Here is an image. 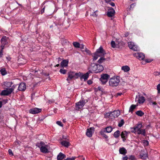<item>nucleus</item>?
<instances>
[{
  "mask_svg": "<svg viewBox=\"0 0 160 160\" xmlns=\"http://www.w3.org/2000/svg\"><path fill=\"white\" fill-rule=\"evenodd\" d=\"M106 52L104 50L102 47H100L98 49H97L96 52L92 56V57H93V60L95 61L98 59V57H102L98 61L99 63H102L105 60V59L102 57L104 56Z\"/></svg>",
  "mask_w": 160,
  "mask_h": 160,
  "instance_id": "obj_1",
  "label": "nucleus"
},
{
  "mask_svg": "<svg viewBox=\"0 0 160 160\" xmlns=\"http://www.w3.org/2000/svg\"><path fill=\"white\" fill-rule=\"evenodd\" d=\"M120 82V78L115 76L110 78L109 81V85L112 87L117 86Z\"/></svg>",
  "mask_w": 160,
  "mask_h": 160,
  "instance_id": "obj_2",
  "label": "nucleus"
},
{
  "mask_svg": "<svg viewBox=\"0 0 160 160\" xmlns=\"http://www.w3.org/2000/svg\"><path fill=\"white\" fill-rule=\"evenodd\" d=\"M36 146L40 148L41 152L45 153L48 152V146L43 142H40V143H38L36 144Z\"/></svg>",
  "mask_w": 160,
  "mask_h": 160,
  "instance_id": "obj_3",
  "label": "nucleus"
},
{
  "mask_svg": "<svg viewBox=\"0 0 160 160\" xmlns=\"http://www.w3.org/2000/svg\"><path fill=\"white\" fill-rule=\"evenodd\" d=\"M110 77V76L107 73H102L101 76L99 80L102 85L105 84L108 82V79Z\"/></svg>",
  "mask_w": 160,
  "mask_h": 160,
  "instance_id": "obj_4",
  "label": "nucleus"
},
{
  "mask_svg": "<svg viewBox=\"0 0 160 160\" xmlns=\"http://www.w3.org/2000/svg\"><path fill=\"white\" fill-rule=\"evenodd\" d=\"M120 112L118 110H115L112 112L107 113V115L108 116L109 118L111 119L118 117L120 115Z\"/></svg>",
  "mask_w": 160,
  "mask_h": 160,
  "instance_id": "obj_5",
  "label": "nucleus"
},
{
  "mask_svg": "<svg viewBox=\"0 0 160 160\" xmlns=\"http://www.w3.org/2000/svg\"><path fill=\"white\" fill-rule=\"evenodd\" d=\"M86 103L85 101L83 100H80L78 102L76 103L75 109L76 110H79L84 106Z\"/></svg>",
  "mask_w": 160,
  "mask_h": 160,
  "instance_id": "obj_6",
  "label": "nucleus"
},
{
  "mask_svg": "<svg viewBox=\"0 0 160 160\" xmlns=\"http://www.w3.org/2000/svg\"><path fill=\"white\" fill-rule=\"evenodd\" d=\"M89 73L88 72H87L85 74H83L82 73L79 72L78 74H77L76 75H78V77H79L80 79L82 80L83 79L84 81H86L87 80L89 77Z\"/></svg>",
  "mask_w": 160,
  "mask_h": 160,
  "instance_id": "obj_7",
  "label": "nucleus"
},
{
  "mask_svg": "<svg viewBox=\"0 0 160 160\" xmlns=\"http://www.w3.org/2000/svg\"><path fill=\"white\" fill-rule=\"evenodd\" d=\"M13 91V88H7L5 90L2 91L0 94L2 96H7L11 94Z\"/></svg>",
  "mask_w": 160,
  "mask_h": 160,
  "instance_id": "obj_8",
  "label": "nucleus"
},
{
  "mask_svg": "<svg viewBox=\"0 0 160 160\" xmlns=\"http://www.w3.org/2000/svg\"><path fill=\"white\" fill-rule=\"evenodd\" d=\"M43 5L46 4L44 7L41 10V14H42L44 12L45 9L46 8L47 9H49V8L51 7L52 5V3L50 2H44L43 3Z\"/></svg>",
  "mask_w": 160,
  "mask_h": 160,
  "instance_id": "obj_9",
  "label": "nucleus"
},
{
  "mask_svg": "<svg viewBox=\"0 0 160 160\" xmlns=\"http://www.w3.org/2000/svg\"><path fill=\"white\" fill-rule=\"evenodd\" d=\"M128 47L130 49L134 51H137L139 49L138 47L135 45L133 42H129L128 43Z\"/></svg>",
  "mask_w": 160,
  "mask_h": 160,
  "instance_id": "obj_10",
  "label": "nucleus"
},
{
  "mask_svg": "<svg viewBox=\"0 0 160 160\" xmlns=\"http://www.w3.org/2000/svg\"><path fill=\"white\" fill-rule=\"evenodd\" d=\"M68 78L67 80V81L69 80V79H71L73 78H78V75H76L77 74H78V73H74L73 72L70 71L68 73Z\"/></svg>",
  "mask_w": 160,
  "mask_h": 160,
  "instance_id": "obj_11",
  "label": "nucleus"
},
{
  "mask_svg": "<svg viewBox=\"0 0 160 160\" xmlns=\"http://www.w3.org/2000/svg\"><path fill=\"white\" fill-rule=\"evenodd\" d=\"M133 55L140 60H143L145 58V55L141 52H136L134 53Z\"/></svg>",
  "mask_w": 160,
  "mask_h": 160,
  "instance_id": "obj_12",
  "label": "nucleus"
},
{
  "mask_svg": "<svg viewBox=\"0 0 160 160\" xmlns=\"http://www.w3.org/2000/svg\"><path fill=\"white\" fill-rule=\"evenodd\" d=\"M137 100L138 101V103L140 104L143 103L145 101V98L144 97L141 96L140 95H138V97L137 96L135 99L136 101Z\"/></svg>",
  "mask_w": 160,
  "mask_h": 160,
  "instance_id": "obj_13",
  "label": "nucleus"
},
{
  "mask_svg": "<svg viewBox=\"0 0 160 160\" xmlns=\"http://www.w3.org/2000/svg\"><path fill=\"white\" fill-rule=\"evenodd\" d=\"M41 111V109H40L37 108H34L31 109L29 111L30 113L33 114H35L38 113Z\"/></svg>",
  "mask_w": 160,
  "mask_h": 160,
  "instance_id": "obj_14",
  "label": "nucleus"
},
{
  "mask_svg": "<svg viewBox=\"0 0 160 160\" xmlns=\"http://www.w3.org/2000/svg\"><path fill=\"white\" fill-rule=\"evenodd\" d=\"M94 131V128L93 127H91L89 129H88L86 133L87 136L89 137H92V133Z\"/></svg>",
  "mask_w": 160,
  "mask_h": 160,
  "instance_id": "obj_15",
  "label": "nucleus"
},
{
  "mask_svg": "<svg viewBox=\"0 0 160 160\" xmlns=\"http://www.w3.org/2000/svg\"><path fill=\"white\" fill-rule=\"evenodd\" d=\"M26 89V84L24 83H21L18 87V89L19 91H24Z\"/></svg>",
  "mask_w": 160,
  "mask_h": 160,
  "instance_id": "obj_16",
  "label": "nucleus"
},
{
  "mask_svg": "<svg viewBox=\"0 0 160 160\" xmlns=\"http://www.w3.org/2000/svg\"><path fill=\"white\" fill-rule=\"evenodd\" d=\"M68 61L67 60H63L60 63V67L61 68H64L66 67L68 65Z\"/></svg>",
  "mask_w": 160,
  "mask_h": 160,
  "instance_id": "obj_17",
  "label": "nucleus"
},
{
  "mask_svg": "<svg viewBox=\"0 0 160 160\" xmlns=\"http://www.w3.org/2000/svg\"><path fill=\"white\" fill-rule=\"evenodd\" d=\"M115 12L114 9L111 8L108 10L107 13V15L109 17H112L113 16Z\"/></svg>",
  "mask_w": 160,
  "mask_h": 160,
  "instance_id": "obj_18",
  "label": "nucleus"
},
{
  "mask_svg": "<svg viewBox=\"0 0 160 160\" xmlns=\"http://www.w3.org/2000/svg\"><path fill=\"white\" fill-rule=\"evenodd\" d=\"M91 67H95V68H97L96 70H103V68L102 65H97L95 64H92L91 65Z\"/></svg>",
  "mask_w": 160,
  "mask_h": 160,
  "instance_id": "obj_19",
  "label": "nucleus"
},
{
  "mask_svg": "<svg viewBox=\"0 0 160 160\" xmlns=\"http://www.w3.org/2000/svg\"><path fill=\"white\" fill-rule=\"evenodd\" d=\"M127 134V133L126 131H123L121 133V138L123 139V141H124L126 139Z\"/></svg>",
  "mask_w": 160,
  "mask_h": 160,
  "instance_id": "obj_20",
  "label": "nucleus"
},
{
  "mask_svg": "<svg viewBox=\"0 0 160 160\" xmlns=\"http://www.w3.org/2000/svg\"><path fill=\"white\" fill-rule=\"evenodd\" d=\"M65 157V155L61 152H60L58 155L57 160H61L63 159Z\"/></svg>",
  "mask_w": 160,
  "mask_h": 160,
  "instance_id": "obj_21",
  "label": "nucleus"
},
{
  "mask_svg": "<svg viewBox=\"0 0 160 160\" xmlns=\"http://www.w3.org/2000/svg\"><path fill=\"white\" fill-rule=\"evenodd\" d=\"M7 37L5 36L2 38L1 41L2 44H4V45L7 44L8 42L7 40Z\"/></svg>",
  "mask_w": 160,
  "mask_h": 160,
  "instance_id": "obj_22",
  "label": "nucleus"
},
{
  "mask_svg": "<svg viewBox=\"0 0 160 160\" xmlns=\"http://www.w3.org/2000/svg\"><path fill=\"white\" fill-rule=\"evenodd\" d=\"M119 152L120 153L123 155H125L127 153V151L124 148H120Z\"/></svg>",
  "mask_w": 160,
  "mask_h": 160,
  "instance_id": "obj_23",
  "label": "nucleus"
},
{
  "mask_svg": "<svg viewBox=\"0 0 160 160\" xmlns=\"http://www.w3.org/2000/svg\"><path fill=\"white\" fill-rule=\"evenodd\" d=\"M145 131L144 129H140L139 130L137 131V133L138 134H142L144 136H145Z\"/></svg>",
  "mask_w": 160,
  "mask_h": 160,
  "instance_id": "obj_24",
  "label": "nucleus"
},
{
  "mask_svg": "<svg viewBox=\"0 0 160 160\" xmlns=\"http://www.w3.org/2000/svg\"><path fill=\"white\" fill-rule=\"evenodd\" d=\"M61 143L62 145L66 147H68L70 144L69 142L65 141H62Z\"/></svg>",
  "mask_w": 160,
  "mask_h": 160,
  "instance_id": "obj_25",
  "label": "nucleus"
},
{
  "mask_svg": "<svg viewBox=\"0 0 160 160\" xmlns=\"http://www.w3.org/2000/svg\"><path fill=\"white\" fill-rule=\"evenodd\" d=\"M105 132H105V129H103L101 131L100 133L101 135L103 137H104L105 138H108V136L105 134Z\"/></svg>",
  "mask_w": 160,
  "mask_h": 160,
  "instance_id": "obj_26",
  "label": "nucleus"
},
{
  "mask_svg": "<svg viewBox=\"0 0 160 160\" xmlns=\"http://www.w3.org/2000/svg\"><path fill=\"white\" fill-rule=\"evenodd\" d=\"M135 113L137 115L140 117H142L144 114V113L141 110L137 111Z\"/></svg>",
  "mask_w": 160,
  "mask_h": 160,
  "instance_id": "obj_27",
  "label": "nucleus"
},
{
  "mask_svg": "<svg viewBox=\"0 0 160 160\" xmlns=\"http://www.w3.org/2000/svg\"><path fill=\"white\" fill-rule=\"evenodd\" d=\"M105 130V132L108 133H109L112 132V128L111 127H108L104 128Z\"/></svg>",
  "mask_w": 160,
  "mask_h": 160,
  "instance_id": "obj_28",
  "label": "nucleus"
},
{
  "mask_svg": "<svg viewBox=\"0 0 160 160\" xmlns=\"http://www.w3.org/2000/svg\"><path fill=\"white\" fill-rule=\"evenodd\" d=\"M142 127V124L139 123L137 124V126L134 127L135 130H137V131L140 130Z\"/></svg>",
  "mask_w": 160,
  "mask_h": 160,
  "instance_id": "obj_29",
  "label": "nucleus"
},
{
  "mask_svg": "<svg viewBox=\"0 0 160 160\" xmlns=\"http://www.w3.org/2000/svg\"><path fill=\"white\" fill-rule=\"evenodd\" d=\"M137 106H138V105H132L129 108V112L132 113L134 109Z\"/></svg>",
  "mask_w": 160,
  "mask_h": 160,
  "instance_id": "obj_30",
  "label": "nucleus"
},
{
  "mask_svg": "<svg viewBox=\"0 0 160 160\" xmlns=\"http://www.w3.org/2000/svg\"><path fill=\"white\" fill-rule=\"evenodd\" d=\"M120 134V131L119 130H117L113 134V136L115 138H117L119 136Z\"/></svg>",
  "mask_w": 160,
  "mask_h": 160,
  "instance_id": "obj_31",
  "label": "nucleus"
},
{
  "mask_svg": "<svg viewBox=\"0 0 160 160\" xmlns=\"http://www.w3.org/2000/svg\"><path fill=\"white\" fill-rule=\"evenodd\" d=\"M73 45L74 47L76 48H80V44L77 42H74L73 43Z\"/></svg>",
  "mask_w": 160,
  "mask_h": 160,
  "instance_id": "obj_32",
  "label": "nucleus"
},
{
  "mask_svg": "<svg viewBox=\"0 0 160 160\" xmlns=\"http://www.w3.org/2000/svg\"><path fill=\"white\" fill-rule=\"evenodd\" d=\"M122 70H130V68L128 66H123L122 67Z\"/></svg>",
  "mask_w": 160,
  "mask_h": 160,
  "instance_id": "obj_33",
  "label": "nucleus"
},
{
  "mask_svg": "<svg viewBox=\"0 0 160 160\" xmlns=\"http://www.w3.org/2000/svg\"><path fill=\"white\" fill-rule=\"evenodd\" d=\"M22 60H21V58H19L18 60L19 61H22V62H21L20 63L21 64H24L26 63V62H27V60L25 59H24V58H22Z\"/></svg>",
  "mask_w": 160,
  "mask_h": 160,
  "instance_id": "obj_34",
  "label": "nucleus"
},
{
  "mask_svg": "<svg viewBox=\"0 0 160 160\" xmlns=\"http://www.w3.org/2000/svg\"><path fill=\"white\" fill-rule=\"evenodd\" d=\"M124 121L123 119L121 120L120 122L119 123L118 126L119 127H121L124 123Z\"/></svg>",
  "mask_w": 160,
  "mask_h": 160,
  "instance_id": "obj_35",
  "label": "nucleus"
},
{
  "mask_svg": "<svg viewBox=\"0 0 160 160\" xmlns=\"http://www.w3.org/2000/svg\"><path fill=\"white\" fill-rule=\"evenodd\" d=\"M152 61V60L149 59H146L145 61H143L142 62V64H145L146 62H150Z\"/></svg>",
  "mask_w": 160,
  "mask_h": 160,
  "instance_id": "obj_36",
  "label": "nucleus"
},
{
  "mask_svg": "<svg viewBox=\"0 0 160 160\" xmlns=\"http://www.w3.org/2000/svg\"><path fill=\"white\" fill-rule=\"evenodd\" d=\"M82 51L84 52V51L83 50ZM84 51L89 55L91 54V51L89 50L87 48H85Z\"/></svg>",
  "mask_w": 160,
  "mask_h": 160,
  "instance_id": "obj_37",
  "label": "nucleus"
},
{
  "mask_svg": "<svg viewBox=\"0 0 160 160\" xmlns=\"http://www.w3.org/2000/svg\"><path fill=\"white\" fill-rule=\"evenodd\" d=\"M97 11H94V12H93L92 14H91V15L92 17L93 18H96L97 15L96 14V12H97Z\"/></svg>",
  "mask_w": 160,
  "mask_h": 160,
  "instance_id": "obj_38",
  "label": "nucleus"
},
{
  "mask_svg": "<svg viewBox=\"0 0 160 160\" xmlns=\"http://www.w3.org/2000/svg\"><path fill=\"white\" fill-rule=\"evenodd\" d=\"M154 75L156 76H158L160 75V71H156L154 72Z\"/></svg>",
  "mask_w": 160,
  "mask_h": 160,
  "instance_id": "obj_39",
  "label": "nucleus"
},
{
  "mask_svg": "<svg viewBox=\"0 0 160 160\" xmlns=\"http://www.w3.org/2000/svg\"><path fill=\"white\" fill-rule=\"evenodd\" d=\"M112 47L114 48L116 47V44L115 42L113 41H112L111 43Z\"/></svg>",
  "mask_w": 160,
  "mask_h": 160,
  "instance_id": "obj_40",
  "label": "nucleus"
},
{
  "mask_svg": "<svg viewBox=\"0 0 160 160\" xmlns=\"http://www.w3.org/2000/svg\"><path fill=\"white\" fill-rule=\"evenodd\" d=\"M0 72L2 75H4L7 74L6 71H0Z\"/></svg>",
  "mask_w": 160,
  "mask_h": 160,
  "instance_id": "obj_41",
  "label": "nucleus"
},
{
  "mask_svg": "<svg viewBox=\"0 0 160 160\" xmlns=\"http://www.w3.org/2000/svg\"><path fill=\"white\" fill-rule=\"evenodd\" d=\"M56 123L58 125L61 127H63V125L61 121H58Z\"/></svg>",
  "mask_w": 160,
  "mask_h": 160,
  "instance_id": "obj_42",
  "label": "nucleus"
},
{
  "mask_svg": "<svg viewBox=\"0 0 160 160\" xmlns=\"http://www.w3.org/2000/svg\"><path fill=\"white\" fill-rule=\"evenodd\" d=\"M8 152L10 155L11 156H13V154L12 150L11 149H9Z\"/></svg>",
  "mask_w": 160,
  "mask_h": 160,
  "instance_id": "obj_43",
  "label": "nucleus"
},
{
  "mask_svg": "<svg viewBox=\"0 0 160 160\" xmlns=\"http://www.w3.org/2000/svg\"><path fill=\"white\" fill-rule=\"evenodd\" d=\"M141 156V158L142 159H146L147 157V155L146 154H144L143 155H140Z\"/></svg>",
  "mask_w": 160,
  "mask_h": 160,
  "instance_id": "obj_44",
  "label": "nucleus"
},
{
  "mask_svg": "<svg viewBox=\"0 0 160 160\" xmlns=\"http://www.w3.org/2000/svg\"><path fill=\"white\" fill-rule=\"evenodd\" d=\"M157 89L158 93H160V84H158L157 87Z\"/></svg>",
  "mask_w": 160,
  "mask_h": 160,
  "instance_id": "obj_45",
  "label": "nucleus"
},
{
  "mask_svg": "<svg viewBox=\"0 0 160 160\" xmlns=\"http://www.w3.org/2000/svg\"><path fill=\"white\" fill-rule=\"evenodd\" d=\"M129 159H131V160H134L135 159V158L134 156H131L129 158Z\"/></svg>",
  "mask_w": 160,
  "mask_h": 160,
  "instance_id": "obj_46",
  "label": "nucleus"
},
{
  "mask_svg": "<svg viewBox=\"0 0 160 160\" xmlns=\"http://www.w3.org/2000/svg\"><path fill=\"white\" fill-rule=\"evenodd\" d=\"M75 158L72 157V158H67L64 160H74Z\"/></svg>",
  "mask_w": 160,
  "mask_h": 160,
  "instance_id": "obj_47",
  "label": "nucleus"
},
{
  "mask_svg": "<svg viewBox=\"0 0 160 160\" xmlns=\"http://www.w3.org/2000/svg\"><path fill=\"white\" fill-rule=\"evenodd\" d=\"M3 50H1L0 51V57H2L3 55Z\"/></svg>",
  "mask_w": 160,
  "mask_h": 160,
  "instance_id": "obj_48",
  "label": "nucleus"
},
{
  "mask_svg": "<svg viewBox=\"0 0 160 160\" xmlns=\"http://www.w3.org/2000/svg\"><path fill=\"white\" fill-rule=\"evenodd\" d=\"M60 72L63 74H65L66 72V71H59Z\"/></svg>",
  "mask_w": 160,
  "mask_h": 160,
  "instance_id": "obj_49",
  "label": "nucleus"
},
{
  "mask_svg": "<svg viewBox=\"0 0 160 160\" xmlns=\"http://www.w3.org/2000/svg\"><path fill=\"white\" fill-rule=\"evenodd\" d=\"M4 45H4V44H2L1 45V50H3L4 47Z\"/></svg>",
  "mask_w": 160,
  "mask_h": 160,
  "instance_id": "obj_50",
  "label": "nucleus"
},
{
  "mask_svg": "<svg viewBox=\"0 0 160 160\" xmlns=\"http://www.w3.org/2000/svg\"><path fill=\"white\" fill-rule=\"evenodd\" d=\"M132 132L134 133H135L136 132H137V130H135V128H133V130L132 131Z\"/></svg>",
  "mask_w": 160,
  "mask_h": 160,
  "instance_id": "obj_51",
  "label": "nucleus"
},
{
  "mask_svg": "<svg viewBox=\"0 0 160 160\" xmlns=\"http://www.w3.org/2000/svg\"><path fill=\"white\" fill-rule=\"evenodd\" d=\"M128 157L127 156H125L123 158V160H127Z\"/></svg>",
  "mask_w": 160,
  "mask_h": 160,
  "instance_id": "obj_52",
  "label": "nucleus"
},
{
  "mask_svg": "<svg viewBox=\"0 0 160 160\" xmlns=\"http://www.w3.org/2000/svg\"><path fill=\"white\" fill-rule=\"evenodd\" d=\"M17 87V85H13L11 88H13V90H14L15 88Z\"/></svg>",
  "mask_w": 160,
  "mask_h": 160,
  "instance_id": "obj_53",
  "label": "nucleus"
},
{
  "mask_svg": "<svg viewBox=\"0 0 160 160\" xmlns=\"http://www.w3.org/2000/svg\"><path fill=\"white\" fill-rule=\"evenodd\" d=\"M110 4L112 6H115V4L113 2H111L110 3Z\"/></svg>",
  "mask_w": 160,
  "mask_h": 160,
  "instance_id": "obj_54",
  "label": "nucleus"
},
{
  "mask_svg": "<svg viewBox=\"0 0 160 160\" xmlns=\"http://www.w3.org/2000/svg\"><path fill=\"white\" fill-rule=\"evenodd\" d=\"M87 82H88V83L89 84H92V81L90 80L88 81Z\"/></svg>",
  "mask_w": 160,
  "mask_h": 160,
  "instance_id": "obj_55",
  "label": "nucleus"
},
{
  "mask_svg": "<svg viewBox=\"0 0 160 160\" xmlns=\"http://www.w3.org/2000/svg\"><path fill=\"white\" fill-rule=\"evenodd\" d=\"M81 46H80V48H81V49H83L84 48V45L82 44V45H81Z\"/></svg>",
  "mask_w": 160,
  "mask_h": 160,
  "instance_id": "obj_56",
  "label": "nucleus"
},
{
  "mask_svg": "<svg viewBox=\"0 0 160 160\" xmlns=\"http://www.w3.org/2000/svg\"><path fill=\"white\" fill-rule=\"evenodd\" d=\"M98 89L99 91H101L102 90V88L100 87H98Z\"/></svg>",
  "mask_w": 160,
  "mask_h": 160,
  "instance_id": "obj_57",
  "label": "nucleus"
},
{
  "mask_svg": "<svg viewBox=\"0 0 160 160\" xmlns=\"http://www.w3.org/2000/svg\"><path fill=\"white\" fill-rule=\"evenodd\" d=\"M122 94V93H121H121L118 92L117 93V95L118 96H120Z\"/></svg>",
  "mask_w": 160,
  "mask_h": 160,
  "instance_id": "obj_58",
  "label": "nucleus"
},
{
  "mask_svg": "<svg viewBox=\"0 0 160 160\" xmlns=\"http://www.w3.org/2000/svg\"><path fill=\"white\" fill-rule=\"evenodd\" d=\"M43 74L45 75V76H48L49 75V73H43Z\"/></svg>",
  "mask_w": 160,
  "mask_h": 160,
  "instance_id": "obj_59",
  "label": "nucleus"
},
{
  "mask_svg": "<svg viewBox=\"0 0 160 160\" xmlns=\"http://www.w3.org/2000/svg\"><path fill=\"white\" fill-rule=\"evenodd\" d=\"M2 102H0V108L2 107Z\"/></svg>",
  "mask_w": 160,
  "mask_h": 160,
  "instance_id": "obj_60",
  "label": "nucleus"
},
{
  "mask_svg": "<svg viewBox=\"0 0 160 160\" xmlns=\"http://www.w3.org/2000/svg\"><path fill=\"white\" fill-rule=\"evenodd\" d=\"M111 0H105V1L107 2H110Z\"/></svg>",
  "mask_w": 160,
  "mask_h": 160,
  "instance_id": "obj_61",
  "label": "nucleus"
},
{
  "mask_svg": "<svg viewBox=\"0 0 160 160\" xmlns=\"http://www.w3.org/2000/svg\"><path fill=\"white\" fill-rule=\"evenodd\" d=\"M129 35V33L128 32H127L125 34V37H127L128 36V35Z\"/></svg>",
  "mask_w": 160,
  "mask_h": 160,
  "instance_id": "obj_62",
  "label": "nucleus"
},
{
  "mask_svg": "<svg viewBox=\"0 0 160 160\" xmlns=\"http://www.w3.org/2000/svg\"><path fill=\"white\" fill-rule=\"evenodd\" d=\"M58 61L60 62L61 61V59L60 58H58Z\"/></svg>",
  "mask_w": 160,
  "mask_h": 160,
  "instance_id": "obj_63",
  "label": "nucleus"
},
{
  "mask_svg": "<svg viewBox=\"0 0 160 160\" xmlns=\"http://www.w3.org/2000/svg\"><path fill=\"white\" fill-rule=\"evenodd\" d=\"M152 104L154 105H156L157 104V103H156V102H152Z\"/></svg>",
  "mask_w": 160,
  "mask_h": 160,
  "instance_id": "obj_64",
  "label": "nucleus"
}]
</instances>
